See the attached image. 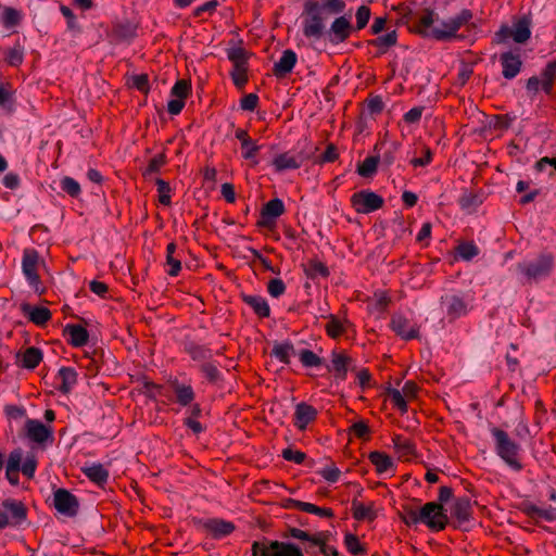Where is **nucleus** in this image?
Returning a JSON list of instances; mask_svg holds the SVG:
<instances>
[{
  "mask_svg": "<svg viewBox=\"0 0 556 556\" xmlns=\"http://www.w3.org/2000/svg\"><path fill=\"white\" fill-rule=\"evenodd\" d=\"M345 8L344 0H304L303 35L314 40L324 38L333 46L344 42L354 30L351 15H340Z\"/></svg>",
  "mask_w": 556,
  "mask_h": 556,
  "instance_id": "f257e3e1",
  "label": "nucleus"
},
{
  "mask_svg": "<svg viewBox=\"0 0 556 556\" xmlns=\"http://www.w3.org/2000/svg\"><path fill=\"white\" fill-rule=\"evenodd\" d=\"M283 539H295L303 543V547L289 541L268 540L254 541L251 546L252 556H340L338 549L331 545H324L313 533L290 527L282 534Z\"/></svg>",
  "mask_w": 556,
  "mask_h": 556,
  "instance_id": "f03ea898",
  "label": "nucleus"
},
{
  "mask_svg": "<svg viewBox=\"0 0 556 556\" xmlns=\"http://www.w3.org/2000/svg\"><path fill=\"white\" fill-rule=\"evenodd\" d=\"M472 12L463 9L456 16L440 20L434 10L426 9L415 16L417 33L422 37H431L439 41H448L453 38H462L457 31L462 26H467L469 31L477 29V24L471 22Z\"/></svg>",
  "mask_w": 556,
  "mask_h": 556,
  "instance_id": "7ed1b4c3",
  "label": "nucleus"
},
{
  "mask_svg": "<svg viewBox=\"0 0 556 556\" xmlns=\"http://www.w3.org/2000/svg\"><path fill=\"white\" fill-rule=\"evenodd\" d=\"M400 516L407 526L421 522L432 531H442L448 525L446 509L438 502L426 503L420 509L405 505Z\"/></svg>",
  "mask_w": 556,
  "mask_h": 556,
  "instance_id": "20e7f679",
  "label": "nucleus"
},
{
  "mask_svg": "<svg viewBox=\"0 0 556 556\" xmlns=\"http://www.w3.org/2000/svg\"><path fill=\"white\" fill-rule=\"evenodd\" d=\"M490 432L494 440V447L497 456L513 470L520 471L522 469V464L518 460V456L521 452V446L513 441L507 432L497 427H492Z\"/></svg>",
  "mask_w": 556,
  "mask_h": 556,
  "instance_id": "39448f33",
  "label": "nucleus"
},
{
  "mask_svg": "<svg viewBox=\"0 0 556 556\" xmlns=\"http://www.w3.org/2000/svg\"><path fill=\"white\" fill-rule=\"evenodd\" d=\"M553 265L554 258L551 254H541L534 260L518 263L517 267L527 280L532 282L546 278Z\"/></svg>",
  "mask_w": 556,
  "mask_h": 556,
  "instance_id": "423d86ee",
  "label": "nucleus"
},
{
  "mask_svg": "<svg viewBox=\"0 0 556 556\" xmlns=\"http://www.w3.org/2000/svg\"><path fill=\"white\" fill-rule=\"evenodd\" d=\"M532 18L530 15H522L513 25L502 26L496 33L497 41L503 42L511 37L516 43H525L531 37Z\"/></svg>",
  "mask_w": 556,
  "mask_h": 556,
  "instance_id": "0eeeda50",
  "label": "nucleus"
},
{
  "mask_svg": "<svg viewBox=\"0 0 556 556\" xmlns=\"http://www.w3.org/2000/svg\"><path fill=\"white\" fill-rule=\"evenodd\" d=\"M472 298L469 293H447L441 296V304L450 320L465 316L469 309Z\"/></svg>",
  "mask_w": 556,
  "mask_h": 556,
  "instance_id": "6e6552de",
  "label": "nucleus"
},
{
  "mask_svg": "<svg viewBox=\"0 0 556 556\" xmlns=\"http://www.w3.org/2000/svg\"><path fill=\"white\" fill-rule=\"evenodd\" d=\"M39 254L34 249H26L22 257V273L34 291L38 294L45 292V288L41 287L40 277L37 274V266L39 265Z\"/></svg>",
  "mask_w": 556,
  "mask_h": 556,
  "instance_id": "1a4fd4ad",
  "label": "nucleus"
},
{
  "mask_svg": "<svg viewBox=\"0 0 556 556\" xmlns=\"http://www.w3.org/2000/svg\"><path fill=\"white\" fill-rule=\"evenodd\" d=\"M351 203L359 214H370L383 206L384 200L376 192L364 189L352 194Z\"/></svg>",
  "mask_w": 556,
  "mask_h": 556,
  "instance_id": "9d476101",
  "label": "nucleus"
},
{
  "mask_svg": "<svg viewBox=\"0 0 556 556\" xmlns=\"http://www.w3.org/2000/svg\"><path fill=\"white\" fill-rule=\"evenodd\" d=\"M556 77V61H551L542 70L540 76H531L527 80L526 88L533 94L538 93L540 88L546 93L551 94L553 90L554 80Z\"/></svg>",
  "mask_w": 556,
  "mask_h": 556,
  "instance_id": "9b49d317",
  "label": "nucleus"
},
{
  "mask_svg": "<svg viewBox=\"0 0 556 556\" xmlns=\"http://www.w3.org/2000/svg\"><path fill=\"white\" fill-rule=\"evenodd\" d=\"M451 516L455 519L454 528L469 531V523L473 519L470 498L467 496L457 497L451 507Z\"/></svg>",
  "mask_w": 556,
  "mask_h": 556,
  "instance_id": "f8f14e48",
  "label": "nucleus"
},
{
  "mask_svg": "<svg viewBox=\"0 0 556 556\" xmlns=\"http://www.w3.org/2000/svg\"><path fill=\"white\" fill-rule=\"evenodd\" d=\"M53 506L62 515L74 517L79 510L77 497L66 489H58L53 493Z\"/></svg>",
  "mask_w": 556,
  "mask_h": 556,
  "instance_id": "ddd939ff",
  "label": "nucleus"
},
{
  "mask_svg": "<svg viewBox=\"0 0 556 556\" xmlns=\"http://www.w3.org/2000/svg\"><path fill=\"white\" fill-rule=\"evenodd\" d=\"M390 327L403 340L419 339V326L401 313H394L391 316Z\"/></svg>",
  "mask_w": 556,
  "mask_h": 556,
  "instance_id": "4468645a",
  "label": "nucleus"
},
{
  "mask_svg": "<svg viewBox=\"0 0 556 556\" xmlns=\"http://www.w3.org/2000/svg\"><path fill=\"white\" fill-rule=\"evenodd\" d=\"M25 433L29 440L38 444L52 443L53 428L43 425L38 419L26 418Z\"/></svg>",
  "mask_w": 556,
  "mask_h": 556,
  "instance_id": "2eb2a0df",
  "label": "nucleus"
},
{
  "mask_svg": "<svg viewBox=\"0 0 556 556\" xmlns=\"http://www.w3.org/2000/svg\"><path fill=\"white\" fill-rule=\"evenodd\" d=\"M325 367L328 371H333L334 377L340 381L346 379L349 370L355 369L354 361L344 353L337 351H332L331 363L325 364Z\"/></svg>",
  "mask_w": 556,
  "mask_h": 556,
  "instance_id": "dca6fc26",
  "label": "nucleus"
},
{
  "mask_svg": "<svg viewBox=\"0 0 556 556\" xmlns=\"http://www.w3.org/2000/svg\"><path fill=\"white\" fill-rule=\"evenodd\" d=\"M204 531H206L213 539L222 540L231 534L236 527L231 521L219 518H208L200 521Z\"/></svg>",
  "mask_w": 556,
  "mask_h": 556,
  "instance_id": "f3484780",
  "label": "nucleus"
},
{
  "mask_svg": "<svg viewBox=\"0 0 556 556\" xmlns=\"http://www.w3.org/2000/svg\"><path fill=\"white\" fill-rule=\"evenodd\" d=\"M500 62L503 67L502 74L506 79H514L521 71L522 61L518 53L513 51L503 52L500 55Z\"/></svg>",
  "mask_w": 556,
  "mask_h": 556,
  "instance_id": "a211bd4d",
  "label": "nucleus"
},
{
  "mask_svg": "<svg viewBox=\"0 0 556 556\" xmlns=\"http://www.w3.org/2000/svg\"><path fill=\"white\" fill-rule=\"evenodd\" d=\"M285 212V204L282 200L275 198L264 204L261 212V219L258 226L268 227Z\"/></svg>",
  "mask_w": 556,
  "mask_h": 556,
  "instance_id": "6ab92c4d",
  "label": "nucleus"
},
{
  "mask_svg": "<svg viewBox=\"0 0 556 556\" xmlns=\"http://www.w3.org/2000/svg\"><path fill=\"white\" fill-rule=\"evenodd\" d=\"M317 409L305 402H300L295 405L294 412V426L299 430L306 429L307 425L315 420L317 417Z\"/></svg>",
  "mask_w": 556,
  "mask_h": 556,
  "instance_id": "aec40b11",
  "label": "nucleus"
},
{
  "mask_svg": "<svg viewBox=\"0 0 556 556\" xmlns=\"http://www.w3.org/2000/svg\"><path fill=\"white\" fill-rule=\"evenodd\" d=\"M42 357L43 354L40 349L30 346L27 348L24 353H15V363L25 369L31 370L39 365V363L42 361Z\"/></svg>",
  "mask_w": 556,
  "mask_h": 556,
  "instance_id": "412c9836",
  "label": "nucleus"
},
{
  "mask_svg": "<svg viewBox=\"0 0 556 556\" xmlns=\"http://www.w3.org/2000/svg\"><path fill=\"white\" fill-rule=\"evenodd\" d=\"M298 61L296 53L291 50L287 49L282 52L280 59L274 64V75L276 77H285L288 74H290Z\"/></svg>",
  "mask_w": 556,
  "mask_h": 556,
  "instance_id": "4be33fe9",
  "label": "nucleus"
},
{
  "mask_svg": "<svg viewBox=\"0 0 556 556\" xmlns=\"http://www.w3.org/2000/svg\"><path fill=\"white\" fill-rule=\"evenodd\" d=\"M20 308L24 316L37 326H43L51 318V312L42 306H33L24 302Z\"/></svg>",
  "mask_w": 556,
  "mask_h": 556,
  "instance_id": "5701e85b",
  "label": "nucleus"
},
{
  "mask_svg": "<svg viewBox=\"0 0 556 556\" xmlns=\"http://www.w3.org/2000/svg\"><path fill=\"white\" fill-rule=\"evenodd\" d=\"M2 508L8 511L11 525L13 527L20 526L23 521H25L27 510L22 502L8 498L2 502Z\"/></svg>",
  "mask_w": 556,
  "mask_h": 556,
  "instance_id": "b1692460",
  "label": "nucleus"
},
{
  "mask_svg": "<svg viewBox=\"0 0 556 556\" xmlns=\"http://www.w3.org/2000/svg\"><path fill=\"white\" fill-rule=\"evenodd\" d=\"M64 333L68 334V342L75 348L84 346L89 341V333L86 328L76 324H67Z\"/></svg>",
  "mask_w": 556,
  "mask_h": 556,
  "instance_id": "393cba45",
  "label": "nucleus"
},
{
  "mask_svg": "<svg viewBox=\"0 0 556 556\" xmlns=\"http://www.w3.org/2000/svg\"><path fill=\"white\" fill-rule=\"evenodd\" d=\"M298 351L295 350L293 343L290 340H286L283 342H274L270 355L278 359L279 362L288 365L290 364V358L292 355H296Z\"/></svg>",
  "mask_w": 556,
  "mask_h": 556,
  "instance_id": "a878e982",
  "label": "nucleus"
},
{
  "mask_svg": "<svg viewBox=\"0 0 556 556\" xmlns=\"http://www.w3.org/2000/svg\"><path fill=\"white\" fill-rule=\"evenodd\" d=\"M84 475L98 485H103L109 479V471L100 463H91L81 468Z\"/></svg>",
  "mask_w": 556,
  "mask_h": 556,
  "instance_id": "bb28decb",
  "label": "nucleus"
},
{
  "mask_svg": "<svg viewBox=\"0 0 556 556\" xmlns=\"http://www.w3.org/2000/svg\"><path fill=\"white\" fill-rule=\"evenodd\" d=\"M303 161L304 159L301 155L294 156L289 153H281L275 156L273 165L277 172H285L301 167Z\"/></svg>",
  "mask_w": 556,
  "mask_h": 556,
  "instance_id": "cd10ccee",
  "label": "nucleus"
},
{
  "mask_svg": "<svg viewBox=\"0 0 556 556\" xmlns=\"http://www.w3.org/2000/svg\"><path fill=\"white\" fill-rule=\"evenodd\" d=\"M242 301L249 305L260 317H269L270 307L265 298L261 295L242 294Z\"/></svg>",
  "mask_w": 556,
  "mask_h": 556,
  "instance_id": "c85d7f7f",
  "label": "nucleus"
},
{
  "mask_svg": "<svg viewBox=\"0 0 556 556\" xmlns=\"http://www.w3.org/2000/svg\"><path fill=\"white\" fill-rule=\"evenodd\" d=\"M58 378L61 380L58 390L63 394L70 393L77 383V372L73 367H61Z\"/></svg>",
  "mask_w": 556,
  "mask_h": 556,
  "instance_id": "c756f323",
  "label": "nucleus"
},
{
  "mask_svg": "<svg viewBox=\"0 0 556 556\" xmlns=\"http://www.w3.org/2000/svg\"><path fill=\"white\" fill-rule=\"evenodd\" d=\"M369 459L380 475L392 472L395 468L393 459L386 453L374 451L369 454Z\"/></svg>",
  "mask_w": 556,
  "mask_h": 556,
  "instance_id": "7c9ffc66",
  "label": "nucleus"
},
{
  "mask_svg": "<svg viewBox=\"0 0 556 556\" xmlns=\"http://www.w3.org/2000/svg\"><path fill=\"white\" fill-rule=\"evenodd\" d=\"M290 507L320 517L330 518L333 516V511L330 508H321L312 503H306L299 500H290Z\"/></svg>",
  "mask_w": 556,
  "mask_h": 556,
  "instance_id": "2f4dec72",
  "label": "nucleus"
},
{
  "mask_svg": "<svg viewBox=\"0 0 556 556\" xmlns=\"http://www.w3.org/2000/svg\"><path fill=\"white\" fill-rule=\"evenodd\" d=\"M22 18H23L22 11H20L15 8H12V7H5L2 10L1 17H0L3 27L7 29L16 27L22 22Z\"/></svg>",
  "mask_w": 556,
  "mask_h": 556,
  "instance_id": "473e14b6",
  "label": "nucleus"
},
{
  "mask_svg": "<svg viewBox=\"0 0 556 556\" xmlns=\"http://www.w3.org/2000/svg\"><path fill=\"white\" fill-rule=\"evenodd\" d=\"M397 42V33L392 30L386 35L378 36L376 39L369 40L368 45L379 48V54H383L387 50Z\"/></svg>",
  "mask_w": 556,
  "mask_h": 556,
  "instance_id": "72a5a7b5",
  "label": "nucleus"
},
{
  "mask_svg": "<svg viewBox=\"0 0 556 556\" xmlns=\"http://www.w3.org/2000/svg\"><path fill=\"white\" fill-rule=\"evenodd\" d=\"M227 58L232 62L233 68H247L249 53L241 47H231L227 49Z\"/></svg>",
  "mask_w": 556,
  "mask_h": 556,
  "instance_id": "f704fd0d",
  "label": "nucleus"
},
{
  "mask_svg": "<svg viewBox=\"0 0 556 556\" xmlns=\"http://www.w3.org/2000/svg\"><path fill=\"white\" fill-rule=\"evenodd\" d=\"M296 356L305 368H320L325 366L324 358L319 357L311 350H300L298 351Z\"/></svg>",
  "mask_w": 556,
  "mask_h": 556,
  "instance_id": "c9c22d12",
  "label": "nucleus"
},
{
  "mask_svg": "<svg viewBox=\"0 0 556 556\" xmlns=\"http://www.w3.org/2000/svg\"><path fill=\"white\" fill-rule=\"evenodd\" d=\"M176 400L181 406H188L194 400L195 393L191 386H186L181 383H174L173 386Z\"/></svg>",
  "mask_w": 556,
  "mask_h": 556,
  "instance_id": "e433bc0d",
  "label": "nucleus"
},
{
  "mask_svg": "<svg viewBox=\"0 0 556 556\" xmlns=\"http://www.w3.org/2000/svg\"><path fill=\"white\" fill-rule=\"evenodd\" d=\"M480 249L473 241H462L456 247V254L466 262L479 255Z\"/></svg>",
  "mask_w": 556,
  "mask_h": 556,
  "instance_id": "4c0bfd02",
  "label": "nucleus"
},
{
  "mask_svg": "<svg viewBox=\"0 0 556 556\" xmlns=\"http://www.w3.org/2000/svg\"><path fill=\"white\" fill-rule=\"evenodd\" d=\"M113 36L118 41H130L136 36V28L129 22L119 23L115 25Z\"/></svg>",
  "mask_w": 556,
  "mask_h": 556,
  "instance_id": "58836bf2",
  "label": "nucleus"
},
{
  "mask_svg": "<svg viewBox=\"0 0 556 556\" xmlns=\"http://www.w3.org/2000/svg\"><path fill=\"white\" fill-rule=\"evenodd\" d=\"M379 156H368L357 166V173L362 177H371L376 172L379 164Z\"/></svg>",
  "mask_w": 556,
  "mask_h": 556,
  "instance_id": "ea45409f",
  "label": "nucleus"
},
{
  "mask_svg": "<svg viewBox=\"0 0 556 556\" xmlns=\"http://www.w3.org/2000/svg\"><path fill=\"white\" fill-rule=\"evenodd\" d=\"M353 516L357 520H371L376 517L371 506H366L363 503L354 500L352 502Z\"/></svg>",
  "mask_w": 556,
  "mask_h": 556,
  "instance_id": "a19ab883",
  "label": "nucleus"
},
{
  "mask_svg": "<svg viewBox=\"0 0 556 556\" xmlns=\"http://www.w3.org/2000/svg\"><path fill=\"white\" fill-rule=\"evenodd\" d=\"M175 251L176 244L174 242H170L166 248V261L167 264L170 266L168 275L172 277L178 276L179 271L181 270V262L178 258H175L173 255Z\"/></svg>",
  "mask_w": 556,
  "mask_h": 556,
  "instance_id": "79ce46f5",
  "label": "nucleus"
},
{
  "mask_svg": "<svg viewBox=\"0 0 556 556\" xmlns=\"http://www.w3.org/2000/svg\"><path fill=\"white\" fill-rule=\"evenodd\" d=\"M60 189L72 198H77L81 192L79 182L70 176L60 180Z\"/></svg>",
  "mask_w": 556,
  "mask_h": 556,
  "instance_id": "37998d69",
  "label": "nucleus"
},
{
  "mask_svg": "<svg viewBox=\"0 0 556 556\" xmlns=\"http://www.w3.org/2000/svg\"><path fill=\"white\" fill-rule=\"evenodd\" d=\"M200 369L207 381L211 383L218 384L223 380V374L219 371L217 366L212 363L202 364Z\"/></svg>",
  "mask_w": 556,
  "mask_h": 556,
  "instance_id": "c03bdc74",
  "label": "nucleus"
},
{
  "mask_svg": "<svg viewBox=\"0 0 556 556\" xmlns=\"http://www.w3.org/2000/svg\"><path fill=\"white\" fill-rule=\"evenodd\" d=\"M23 460V450L22 448H15L13 450L8 457V460L5 464V470L8 473L11 472H18L21 465Z\"/></svg>",
  "mask_w": 556,
  "mask_h": 556,
  "instance_id": "a18cd8bd",
  "label": "nucleus"
},
{
  "mask_svg": "<svg viewBox=\"0 0 556 556\" xmlns=\"http://www.w3.org/2000/svg\"><path fill=\"white\" fill-rule=\"evenodd\" d=\"M520 510L532 518L536 523L540 519L544 520L545 508H541L531 502L521 503Z\"/></svg>",
  "mask_w": 556,
  "mask_h": 556,
  "instance_id": "49530a36",
  "label": "nucleus"
},
{
  "mask_svg": "<svg viewBox=\"0 0 556 556\" xmlns=\"http://www.w3.org/2000/svg\"><path fill=\"white\" fill-rule=\"evenodd\" d=\"M24 60V48L16 42L5 54V61L11 66H20Z\"/></svg>",
  "mask_w": 556,
  "mask_h": 556,
  "instance_id": "de8ad7c7",
  "label": "nucleus"
},
{
  "mask_svg": "<svg viewBox=\"0 0 556 556\" xmlns=\"http://www.w3.org/2000/svg\"><path fill=\"white\" fill-rule=\"evenodd\" d=\"M393 444L402 456H409L416 454L414 443L407 439H404L401 435H395L393 438Z\"/></svg>",
  "mask_w": 556,
  "mask_h": 556,
  "instance_id": "09e8293b",
  "label": "nucleus"
},
{
  "mask_svg": "<svg viewBox=\"0 0 556 556\" xmlns=\"http://www.w3.org/2000/svg\"><path fill=\"white\" fill-rule=\"evenodd\" d=\"M306 274L312 279H316L318 277L326 278L329 275V269L324 263H321L319 261H311L308 263Z\"/></svg>",
  "mask_w": 556,
  "mask_h": 556,
  "instance_id": "8fccbe9b",
  "label": "nucleus"
},
{
  "mask_svg": "<svg viewBox=\"0 0 556 556\" xmlns=\"http://www.w3.org/2000/svg\"><path fill=\"white\" fill-rule=\"evenodd\" d=\"M241 149L243 159L253 161L255 164L257 163L255 157L261 147L256 143L255 140H253L252 138L245 140L244 142L241 143Z\"/></svg>",
  "mask_w": 556,
  "mask_h": 556,
  "instance_id": "3c124183",
  "label": "nucleus"
},
{
  "mask_svg": "<svg viewBox=\"0 0 556 556\" xmlns=\"http://www.w3.org/2000/svg\"><path fill=\"white\" fill-rule=\"evenodd\" d=\"M344 544L349 552L353 555L359 556L366 553L365 548L359 543L356 535L352 533H346L344 536Z\"/></svg>",
  "mask_w": 556,
  "mask_h": 556,
  "instance_id": "603ef678",
  "label": "nucleus"
},
{
  "mask_svg": "<svg viewBox=\"0 0 556 556\" xmlns=\"http://www.w3.org/2000/svg\"><path fill=\"white\" fill-rule=\"evenodd\" d=\"M370 8L367 5H361L357 8L355 17H356V25L354 29L361 30L365 28L370 20Z\"/></svg>",
  "mask_w": 556,
  "mask_h": 556,
  "instance_id": "864d4df0",
  "label": "nucleus"
},
{
  "mask_svg": "<svg viewBox=\"0 0 556 556\" xmlns=\"http://www.w3.org/2000/svg\"><path fill=\"white\" fill-rule=\"evenodd\" d=\"M325 329L330 337L338 338L344 331V324L341 320H339L336 316L330 315L329 320L325 326Z\"/></svg>",
  "mask_w": 556,
  "mask_h": 556,
  "instance_id": "5fc2aeb1",
  "label": "nucleus"
},
{
  "mask_svg": "<svg viewBox=\"0 0 556 556\" xmlns=\"http://www.w3.org/2000/svg\"><path fill=\"white\" fill-rule=\"evenodd\" d=\"M387 394L394 406H396L402 413L407 410V403L405 401L404 394L400 390L389 387L387 389Z\"/></svg>",
  "mask_w": 556,
  "mask_h": 556,
  "instance_id": "6e6d98bb",
  "label": "nucleus"
},
{
  "mask_svg": "<svg viewBox=\"0 0 556 556\" xmlns=\"http://www.w3.org/2000/svg\"><path fill=\"white\" fill-rule=\"evenodd\" d=\"M286 289V283L280 278L270 279L267 283V292L275 299H278L285 294Z\"/></svg>",
  "mask_w": 556,
  "mask_h": 556,
  "instance_id": "4d7b16f0",
  "label": "nucleus"
},
{
  "mask_svg": "<svg viewBox=\"0 0 556 556\" xmlns=\"http://www.w3.org/2000/svg\"><path fill=\"white\" fill-rule=\"evenodd\" d=\"M166 163V156L165 154H157L153 156L148 164V167L143 172V175L146 177L151 176L154 173H159L160 168Z\"/></svg>",
  "mask_w": 556,
  "mask_h": 556,
  "instance_id": "13d9d810",
  "label": "nucleus"
},
{
  "mask_svg": "<svg viewBox=\"0 0 556 556\" xmlns=\"http://www.w3.org/2000/svg\"><path fill=\"white\" fill-rule=\"evenodd\" d=\"M191 85L187 80H177L170 89V94L185 100L190 91Z\"/></svg>",
  "mask_w": 556,
  "mask_h": 556,
  "instance_id": "bf43d9fd",
  "label": "nucleus"
},
{
  "mask_svg": "<svg viewBox=\"0 0 556 556\" xmlns=\"http://www.w3.org/2000/svg\"><path fill=\"white\" fill-rule=\"evenodd\" d=\"M483 200L482 197L477 193H465L460 200L459 203L463 208H476L480 204H482Z\"/></svg>",
  "mask_w": 556,
  "mask_h": 556,
  "instance_id": "052dcab7",
  "label": "nucleus"
},
{
  "mask_svg": "<svg viewBox=\"0 0 556 556\" xmlns=\"http://www.w3.org/2000/svg\"><path fill=\"white\" fill-rule=\"evenodd\" d=\"M248 251L253 255V257H254L256 261H258V262L262 264V266H263L266 270H268V271H270V273H273V274H275V275H279V274H280V269H279V268H277V267H274V266L271 265L270 261H269L268 258L264 257V256L262 255V253H261L258 250H256V249H254V248L250 247V248H248Z\"/></svg>",
  "mask_w": 556,
  "mask_h": 556,
  "instance_id": "680f3d73",
  "label": "nucleus"
},
{
  "mask_svg": "<svg viewBox=\"0 0 556 556\" xmlns=\"http://www.w3.org/2000/svg\"><path fill=\"white\" fill-rule=\"evenodd\" d=\"M155 184L157 186V191L160 193V202L163 205H169L170 204V186L165 180L157 178L155 180Z\"/></svg>",
  "mask_w": 556,
  "mask_h": 556,
  "instance_id": "e2e57ef3",
  "label": "nucleus"
},
{
  "mask_svg": "<svg viewBox=\"0 0 556 556\" xmlns=\"http://www.w3.org/2000/svg\"><path fill=\"white\" fill-rule=\"evenodd\" d=\"M282 457L288 462H293L295 464H304L306 460V454L298 451L292 450L291 447H287L281 453Z\"/></svg>",
  "mask_w": 556,
  "mask_h": 556,
  "instance_id": "0e129e2a",
  "label": "nucleus"
},
{
  "mask_svg": "<svg viewBox=\"0 0 556 556\" xmlns=\"http://www.w3.org/2000/svg\"><path fill=\"white\" fill-rule=\"evenodd\" d=\"M317 473L323 476L330 483H336L341 476L340 469L336 466L318 469Z\"/></svg>",
  "mask_w": 556,
  "mask_h": 556,
  "instance_id": "69168bd1",
  "label": "nucleus"
},
{
  "mask_svg": "<svg viewBox=\"0 0 556 556\" xmlns=\"http://www.w3.org/2000/svg\"><path fill=\"white\" fill-rule=\"evenodd\" d=\"M4 412L11 420H20L26 417V408L24 406L7 405Z\"/></svg>",
  "mask_w": 556,
  "mask_h": 556,
  "instance_id": "338daca9",
  "label": "nucleus"
},
{
  "mask_svg": "<svg viewBox=\"0 0 556 556\" xmlns=\"http://www.w3.org/2000/svg\"><path fill=\"white\" fill-rule=\"evenodd\" d=\"M37 468V460L34 455L27 456L21 465L20 470L27 478H33Z\"/></svg>",
  "mask_w": 556,
  "mask_h": 556,
  "instance_id": "774afa93",
  "label": "nucleus"
}]
</instances>
